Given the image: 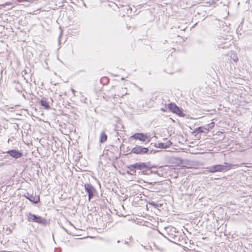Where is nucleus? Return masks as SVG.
Wrapping results in <instances>:
<instances>
[{
    "label": "nucleus",
    "instance_id": "b1692460",
    "mask_svg": "<svg viewBox=\"0 0 252 252\" xmlns=\"http://www.w3.org/2000/svg\"><path fill=\"white\" fill-rule=\"evenodd\" d=\"M227 47H228V46L225 45L223 46L220 47V48H227Z\"/></svg>",
    "mask_w": 252,
    "mask_h": 252
},
{
    "label": "nucleus",
    "instance_id": "4468645a",
    "mask_svg": "<svg viewBox=\"0 0 252 252\" xmlns=\"http://www.w3.org/2000/svg\"><path fill=\"white\" fill-rule=\"evenodd\" d=\"M107 140V135L105 133V131H102L99 137V142L100 143H103L106 141Z\"/></svg>",
    "mask_w": 252,
    "mask_h": 252
},
{
    "label": "nucleus",
    "instance_id": "0eeeda50",
    "mask_svg": "<svg viewBox=\"0 0 252 252\" xmlns=\"http://www.w3.org/2000/svg\"><path fill=\"white\" fill-rule=\"evenodd\" d=\"M10 157L17 159L20 158L23 156V153L21 151L12 149L7 151L6 152Z\"/></svg>",
    "mask_w": 252,
    "mask_h": 252
},
{
    "label": "nucleus",
    "instance_id": "a211bd4d",
    "mask_svg": "<svg viewBox=\"0 0 252 252\" xmlns=\"http://www.w3.org/2000/svg\"><path fill=\"white\" fill-rule=\"evenodd\" d=\"M155 146L157 148H161V149H166V145H165L164 143H159L158 145L157 144L155 145Z\"/></svg>",
    "mask_w": 252,
    "mask_h": 252
},
{
    "label": "nucleus",
    "instance_id": "aec40b11",
    "mask_svg": "<svg viewBox=\"0 0 252 252\" xmlns=\"http://www.w3.org/2000/svg\"><path fill=\"white\" fill-rule=\"evenodd\" d=\"M164 144L166 146V148H167L172 144V143L170 141H167L166 143H164Z\"/></svg>",
    "mask_w": 252,
    "mask_h": 252
},
{
    "label": "nucleus",
    "instance_id": "2eb2a0df",
    "mask_svg": "<svg viewBox=\"0 0 252 252\" xmlns=\"http://www.w3.org/2000/svg\"><path fill=\"white\" fill-rule=\"evenodd\" d=\"M126 168L129 170L130 175H135L136 173L135 168L133 164L126 166Z\"/></svg>",
    "mask_w": 252,
    "mask_h": 252
},
{
    "label": "nucleus",
    "instance_id": "423d86ee",
    "mask_svg": "<svg viewBox=\"0 0 252 252\" xmlns=\"http://www.w3.org/2000/svg\"><path fill=\"white\" fill-rule=\"evenodd\" d=\"M85 190L88 194L89 200L90 201L91 198L97 194L96 189L90 183H86L84 184Z\"/></svg>",
    "mask_w": 252,
    "mask_h": 252
},
{
    "label": "nucleus",
    "instance_id": "dca6fc26",
    "mask_svg": "<svg viewBox=\"0 0 252 252\" xmlns=\"http://www.w3.org/2000/svg\"><path fill=\"white\" fill-rule=\"evenodd\" d=\"M215 126L214 122H211L205 126H204L205 130L207 132V133L211 129H212Z\"/></svg>",
    "mask_w": 252,
    "mask_h": 252
},
{
    "label": "nucleus",
    "instance_id": "c756f323",
    "mask_svg": "<svg viewBox=\"0 0 252 252\" xmlns=\"http://www.w3.org/2000/svg\"><path fill=\"white\" fill-rule=\"evenodd\" d=\"M63 229H64V230H65L66 231H67V230H66L65 228H63Z\"/></svg>",
    "mask_w": 252,
    "mask_h": 252
},
{
    "label": "nucleus",
    "instance_id": "6e6552de",
    "mask_svg": "<svg viewBox=\"0 0 252 252\" xmlns=\"http://www.w3.org/2000/svg\"><path fill=\"white\" fill-rule=\"evenodd\" d=\"M24 196L33 204H37L40 201V197L39 195L33 196L32 194H30L28 192H27Z\"/></svg>",
    "mask_w": 252,
    "mask_h": 252
},
{
    "label": "nucleus",
    "instance_id": "9d476101",
    "mask_svg": "<svg viewBox=\"0 0 252 252\" xmlns=\"http://www.w3.org/2000/svg\"><path fill=\"white\" fill-rule=\"evenodd\" d=\"M207 133V132L206 131V130H205L204 126L197 127L192 132V134L195 136H196V134L197 133Z\"/></svg>",
    "mask_w": 252,
    "mask_h": 252
},
{
    "label": "nucleus",
    "instance_id": "bb28decb",
    "mask_svg": "<svg viewBox=\"0 0 252 252\" xmlns=\"http://www.w3.org/2000/svg\"><path fill=\"white\" fill-rule=\"evenodd\" d=\"M83 5H84L85 7H87L86 4H85V3L84 2H83Z\"/></svg>",
    "mask_w": 252,
    "mask_h": 252
},
{
    "label": "nucleus",
    "instance_id": "6ab92c4d",
    "mask_svg": "<svg viewBox=\"0 0 252 252\" xmlns=\"http://www.w3.org/2000/svg\"><path fill=\"white\" fill-rule=\"evenodd\" d=\"M15 89L18 92H22V88L21 86V84L19 83H17L16 86H15Z\"/></svg>",
    "mask_w": 252,
    "mask_h": 252
},
{
    "label": "nucleus",
    "instance_id": "a878e982",
    "mask_svg": "<svg viewBox=\"0 0 252 252\" xmlns=\"http://www.w3.org/2000/svg\"><path fill=\"white\" fill-rule=\"evenodd\" d=\"M71 91L72 92L73 94H74L75 91L72 89Z\"/></svg>",
    "mask_w": 252,
    "mask_h": 252
},
{
    "label": "nucleus",
    "instance_id": "5701e85b",
    "mask_svg": "<svg viewBox=\"0 0 252 252\" xmlns=\"http://www.w3.org/2000/svg\"><path fill=\"white\" fill-rule=\"evenodd\" d=\"M160 110L162 111H166V108H160Z\"/></svg>",
    "mask_w": 252,
    "mask_h": 252
},
{
    "label": "nucleus",
    "instance_id": "39448f33",
    "mask_svg": "<svg viewBox=\"0 0 252 252\" xmlns=\"http://www.w3.org/2000/svg\"><path fill=\"white\" fill-rule=\"evenodd\" d=\"M129 139L138 140L143 142H149L151 140L150 135H148L147 133H144L142 132L134 133L130 137Z\"/></svg>",
    "mask_w": 252,
    "mask_h": 252
},
{
    "label": "nucleus",
    "instance_id": "c85d7f7f",
    "mask_svg": "<svg viewBox=\"0 0 252 252\" xmlns=\"http://www.w3.org/2000/svg\"><path fill=\"white\" fill-rule=\"evenodd\" d=\"M9 141H10V139H8V143H9Z\"/></svg>",
    "mask_w": 252,
    "mask_h": 252
},
{
    "label": "nucleus",
    "instance_id": "f257e3e1",
    "mask_svg": "<svg viewBox=\"0 0 252 252\" xmlns=\"http://www.w3.org/2000/svg\"><path fill=\"white\" fill-rule=\"evenodd\" d=\"M168 235L167 239L173 243H177L181 241V233L174 227H167L166 229Z\"/></svg>",
    "mask_w": 252,
    "mask_h": 252
},
{
    "label": "nucleus",
    "instance_id": "f8f14e48",
    "mask_svg": "<svg viewBox=\"0 0 252 252\" xmlns=\"http://www.w3.org/2000/svg\"><path fill=\"white\" fill-rule=\"evenodd\" d=\"M154 167H155L154 166H150L149 164H148V167L145 168V169H143L141 172L144 175H150L153 172L151 169Z\"/></svg>",
    "mask_w": 252,
    "mask_h": 252
},
{
    "label": "nucleus",
    "instance_id": "20e7f679",
    "mask_svg": "<svg viewBox=\"0 0 252 252\" xmlns=\"http://www.w3.org/2000/svg\"><path fill=\"white\" fill-rule=\"evenodd\" d=\"M153 151H150L148 147H143L140 145H136L133 147L130 153L136 155H143L144 154H151Z\"/></svg>",
    "mask_w": 252,
    "mask_h": 252
},
{
    "label": "nucleus",
    "instance_id": "393cba45",
    "mask_svg": "<svg viewBox=\"0 0 252 252\" xmlns=\"http://www.w3.org/2000/svg\"><path fill=\"white\" fill-rule=\"evenodd\" d=\"M126 173L128 175H130V172H129V170L128 169L127 171H126Z\"/></svg>",
    "mask_w": 252,
    "mask_h": 252
},
{
    "label": "nucleus",
    "instance_id": "4be33fe9",
    "mask_svg": "<svg viewBox=\"0 0 252 252\" xmlns=\"http://www.w3.org/2000/svg\"><path fill=\"white\" fill-rule=\"evenodd\" d=\"M232 59L235 62H236L238 60L237 57L236 56H235V55L233 56Z\"/></svg>",
    "mask_w": 252,
    "mask_h": 252
},
{
    "label": "nucleus",
    "instance_id": "7c9ffc66",
    "mask_svg": "<svg viewBox=\"0 0 252 252\" xmlns=\"http://www.w3.org/2000/svg\"><path fill=\"white\" fill-rule=\"evenodd\" d=\"M117 242H118V243H120V241H119V240H118V241H117Z\"/></svg>",
    "mask_w": 252,
    "mask_h": 252
},
{
    "label": "nucleus",
    "instance_id": "cd10ccee",
    "mask_svg": "<svg viewBox=\"0 0 252 252\" xmlns=\"http://www.w3.org/2000/svg\"><path fill=\"white\" fill-rule=\"evenodd\" d=\"M125 244H127V242L125 241Z\"/></svg>",
    "mask_w": 252,
    "mask_h": 252
},
{
    "label": "nucleus",
    "instance_id": "412c9836",
    "mask_svg": "<svg viewBox=\"0 0 252 252\" xmlns=\"http://www.w3.org/2000/svg\"><path fill=\"white\" fill-rule=\"evenodd\" d=\"M150 204L151 205H152V206H154L156 208L158 206V204L156 202H153V201H152V202H150Z\"/></svg>",
    "mask_w": 252,
    "mask_h": 252
},
{
    "label": "nucleus",
    "instance_id": "f03ea898",
    "mask_svg": "<svg viewBox=\"0 0 252 252\" xmlns=\"http://www.w3.org/2000/svg\"><path fill=\"white\" fill-rule=\"evenodd\" d=\"M234 165L225 162L224 165L216 164L208 168V173L224 172L232 169Z\"/></svg>",
    "mask_w": 252,
    "mask_h": 252
},
{
    "label": "nucleus",
    "instance_id": "ddd939ff",
    "mask_svg": "<svg viewBox=\"0 0 252 252\" xmlns=\"http://www.w3.org/2000/svg\"><path fill=\"white\" fill-rule=\"evenodd\" d=\"M168 108L170 111L174 113L178 109V106L175 103L171 102L168 104Z\"/></svg>",
    "mask_w": 252,
    "mask_h": 252
},
{
    "label": "nucleus",
    "instance_id": "7ed1b4c3",
    "mask_svg": "<svg viewBox=\"0 0 252 252\" xmlns=\"http://www.w3.org/2000/svg\"><path fill=\"white\" fill-rule=\"evenodd\" d=\"M25 215L29 221L35 222L44 226H46L48 224L47 220L39 216L29 212L26 213Z\"/></svg>",
    "mask_w": 252,
    "mask_h": 252
},
{
    "label": "nucleus",
    "instance_id": "1a4fd4ad",
    "mask_svg": "<svg viewBox=\"0 0 252 252\" xmlns=\"http://www.w3.org/2000/svg\"><path fill=\"white\" fill-rule=\"evenodd\" d=\"M136 170H140L142 171L143 169H145V168H147L148 167V164H149V162H136L134 164H133Z\"/></svg>",
    "mask_w": 252,
    "mask_h": 252
},
{
    "label": "nucleus",
    "instance_id": "f3484780",
    "mask_svg": "<svg viewBox=\"0 0 252 252\" xmlns=\"http://www.w3.org/2000/svg\"><path fill=\"white\" fill-rule=\"evenodd\" d=\"M173 113L176 114L179 116L181 117H184L185 116V114L184 113L183 110L182 108H180L178 106V109L176 110V111L174 112Z\"/></svg>",
    "mask_w": 252,
    "mask_h": 252
},
{
    "label": "nucleus",
    "instance_id": "9b49d317",
    "mask_svg": "<svg viewBox=\"0 0 252 252\" xmlns=\"http://www.w3.org/2000/svg\"><path fill=\"white\" fill-rule=\"evenodd\" d=\"M40 104L41 106H42L43 107H44L45 109H49L50 108V105L49 104V102L46 100V99L44 98L40 100Z\"/></svg>",
    "mask_w": 252,
    "mask_h": 252
}]
</instances>
